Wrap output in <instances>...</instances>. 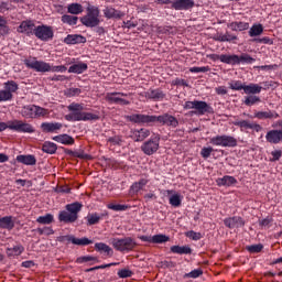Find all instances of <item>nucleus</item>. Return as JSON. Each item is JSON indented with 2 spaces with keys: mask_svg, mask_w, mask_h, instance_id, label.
<instances>
[{
  "mask_svg": "<svg viewBox=\"0 0 282 282\" xmlns=\"http://www.w3.org/2000/svg\"><path fill=\"white\" fill-rule=\"evenodd\" d=\"M183 109H194L191 111L192 116H206V113H213V107L206 101L193 100L185 101Z\"/></svg>",
  "mask_w": 282,
  "mask_h": 282,
  "instance_id": "5",
  "label": "nucleus"
},
{
  "mask_svg": "<svg viewBox=\"0 0 282 282\" xmlns=\"http://www.w3.org/2000/svg\"><path fill=\"white\" fill-rule=\"evenodd\" d=\"M257 59L248 53H241L240 55H229V65H252Z\"/></svg>",
  "mask_w": 282,
  "mask_h": 282,
  "instance_id": "14",
  "label": "nucleus"
},
{
  "mask_svg": "<svg viewBox=\"0 0 282 282\" xmlns=\"http://www.w3.org/2000/svg\"><path fill=\"white\" fill-rule=\"evenodd\" d=\"M149 135H151V130L147 128H141L131 130L130 138L131 140H133V142H144V140H147Z\"/></svg>",
  "mask_w": 282,
  "mask_h": 282,
  "instance_id": "19",
  "label": "nucleus"
},
{
  "mask_svg": "<svg viewBox=\"0 0 282 282\" xmlns=\"http://www.w3.org/2000/svg\"><path fill=\"white\" fill-rule=\"evenodd\" d=\"M95 250L97 252L104 253L106 257H113V249L105 242L95 243Z\"/></svg>",
  "mask_w": 282,
  "mask_h": 282,
  "instance_id": "32",
  "label": "nucleus"
},
{
  "mask_svg": "<svg viewBox=\"0 0 282 282\" xmlns=\"http://www.w3.org/2000/svg\"><path fill=\"white\" fill-rule=\"evenodd\" d=\"M204 274V271L202 269H194L189 273L185 274V279H199Z\"/></svg>",
  "mask_w": 282,
  "mask_h": 282,
  "instance_id": "59",
  "label": "nucleus"
},
{
  "mask_svg": "<svg viewBox=\"0 0 282 282\" xmlns=\"http://www.w3.org/2000/svg\"><path fill=\"white\" fill-rule=\"evenodd\" d=\"M214 41H218V43H237V41H239V37L235 34L226 32L225 34H217L214 37Z\"/></svg>",
  "mask_w": 282,
  "mask_h": 282,
  "instance_id": "30",
  "label": "nucleus"
},
{
  "mask_svg": "<svg viewBox=\"0 0 282 282\" xmlns=\"http://www.w3.org/2000/svg\"><path fill=\"white\" fill-rule=\"evenodd\" d=\"M62 23H66L67 25H77L78 17L64 14L62 15Z\"/></svg>",
  "mask_w": 282,
  "mask_h": 282,
  "instance_id": "51",
  "label": "nucleus"
},
{
  "mask_svg": "<svg viewBox=\"0 0 282 282\" xmlns=\"http://www.w3.org/2000/svg\"><path fill=\"white\" fill-rule=\"evenodd\" d=\"M265 140L270 144L281 143L282 142V129L268 131L265 134Z\"/></svg>",
  "mask_w": 282,
  "mask_h": 282,
  "instance_id": "24",
  "label": "nucleus"
},
{
  "mask_svg": "<svg viewBox=\"0 0 282 282\" xmlns=\"http://www.w3.org/2000/svg\"><path fill=\"white\" fill-rule=\"evenodd\" d=\"M0 228L3 230H12L14 228V221L12 216H4L0 218Z\"/></svg>",
  "mask_w": 282,
  "mask_h": 282,
  "instance_id": "40",
  "label": "nucleus"
},
{
  "mask_svg": "<svg viewBox=\"0 0 282 282\" xmlns=\"http://www.w3.org/2000/svg\"><path fill=\"white\" fill-rule=\"evenodd\" d=\"M64 43L66 45H78L80 43H87V37L80 35V34H68L64 39Z\"/></svg>",
  "mask_w": 282,
  "mask_h": 282,
  "instance_id": "27",
  "label": "nucleus"
},
{
  "mask_svg": "<svg viewBox=\"0 0 282 282\" xmlns=\"http://www.w3.org/2000/svg\"><path fill=\"white\" fill-rule=\"evenodd\" d=\"M231 123L234 127H239L240 131H248V129H251V131L259 133V131L263 129L261 124L257 122H252L250 120H240L239 116H234V121Z\"/></svg>",
  "mask_w": 282,
  "mask_h": 282,
  "instance_id": "13",
  "label": "nucleus"
},
{
  "mask_svg": "<svg viewBox=\"0 0 282 282\" xmlns=\"http://www.w3.org/2000/svg\"><path fill=\"white\" fill-rule=\"evenodd\" d=\"M108 142L112 144V147H122V137H118V135L110 137L108 139Z\"/></svg>",
  "mask_w": 282,
  "mask_h": 282,
  "instance_id": "64",
  "label": "nucleus"
},
{
  "mask_svg": "<svg viewBox=\"0 0 282 282\" xmlns=\"http://www.w3.org/2000/svg\"><path fill=\"white\" fill-rule=\"evenodd\" d=\"M166 195H169V204L173 208H180L182 206V199H184V196L182 194L173 191V189H167Z\"/></svg>",
  "mask_w": 282,
  "mask_h": 282,
  "instance_id": "22",
  "label": "nucleus"
},
{
  "mask_svg": "<svg viewBox=\"0 0 282 282\" xmlns=\"http://www.w3.org/2000/svg\"><path fill=\"white\" fill-rule=\"evenodd\" d=\"M209 144H213V147H223L224 148V134L210 138Z\"/></svg>",
  "mask_w": 282,
  "mask_h": 282,
  "instance_id": "56",
  "label": "nucleus"
},
{
  "mask_svg": "<svg viewBox=\"0 0 282 282\" xmlns=\"http://www.w3.org/2000/svg\"><path fill=\"white\" fill-rule=\"evenodd\" d=\"M83 94V90L80 88H68L65 93L67 98H74L75 96H80Z\"/></svg>",
  "mask_w": 282,
  "mask_h": 282,
  "instance_id": "61",
  "label": "nucleus"
},
{
  "mask_svg": "<svg viewBox=\"0 0 282 282\" xmlns=\"http://www.w3.org/2000/svg\"><path fill=\"white\" fill-rule=\"evenodd\" d=\"M20 116L26 120L47 118V116H50V110L36 105H26L21 108Z\"/></svg>",
  "mask_w": 282,
  "mask_h": 282,
  "instance_id": "4",
  "label": "nucleus"
},
{
  "mask_svg": "<svg viewBox=\"0 0 282 282\" xmlns=\"http://www.w3.org/2000/svg\"><path fill=\"white\" fill-rule=\"evenodd\" d=\"M216 184L219 187H221V186L230 187V186H235L236 184H238V181H237V178H235V176L225 175L223 177L217 178Z\"/></svg>",
  "mask_w": 282,
  "mask_h": 282,
  "instance_id": "28",
  "label": "nucleus"
},
{
  "mask_svg": "<svg viewBox=\"0 0 282 282\" xmlns=\"http://www.w3.org/2000/svg\"><path fill=\"white\" fill-rule=\"evenodd\" d=\"M127 120L134 124H148V127H153L154 115L132 113L127 116Z\"/></svg>",
  "mask_w": 282,
  "mask_h": 282,
  "instance_id": "15",
  "label": "nucleus"
},
{
  "mask_svg": "<svg viewBox=\"0 0 282 282\" xmlns=\"http://www.w3.org/2000/svg\"><path fill=\"white\" fill-rule=\"evenodd\" d=\"M140 96H143L148 100H153V102H162L166 98V93L162 88H150L148 91L141 93Z\"/></svg>",
  "mask_w": 282,
  "mask_h": 282,
  "instance_id": "16",
  "label": "nucleus"
},
{
  "mask_svg": "<svg viewBox=\"0 0 282 282\" xmlns=\"http://www.w3.org/2000/svg\"><path fill=\"white\" fill-rule=\"evenodd\" d=\"M147 184H149V180L148 178H140L139 181L134 182L130 188H129V195L133 196V195H138V193L140 191H144V186H147Z\"/></svg>",
  "mask_w": 282,
  "mask_h": 282,
  "instance_id": "26",
  "label": "nucleus"
},
{
  "mask_svg": "<svg viewBox=\"0 0 282 282\" xmlns=\"http://www.w3.org/2000/svg\"><path fill=\"white\" fill-rule=\"evenodd\" d=\"M160 134L153 133L151 138L143 142L141 145V151L144 153V155H153L154 153H158L160 149Z\"/></svg>",
  "mask_w": 282,
  "mask_h": 282,
  "instance_id": "9",
  "label": "nucleus"
},
{
  "mask_svg": "<svg viewBox=\"0 0 282 282\" xmlns=\"http://www.w3.org/2000/svg\"><path fill=\"white\" fill-rule=\"evenodd\" d=\"M229 28H230V30H232V32H246V30H250V23L235 21L229 24Z\"/></svg>",
  "mask_w": 282,
  "mask_h": 282,
  "instance_id": "36",
  "label": "nucleus"
},
{
  "mask_svg": "<svg viewBox=\"0 0 282 282\" xmlns=\"http://www.w3.org/2000/svg\"><path fill=\"white\" fill-rule=\"evenodd\" d=\"M118 276L119 279H129L131 276H133V271L129 270V269H121L118 271Z\"/></svg>",
  "mask_w": 282,
  "mask_h": 282,
  "instance_id": "62",
  "label": "nucleus"
},
{
  "mask_svg": "<svg viewBox=\"0 0 282 282\" xmlns=\"http://www.w3.org/2000/svg\"><path fill=\"white\" fill-rule=\"evenodd\" d=\"M251 41H252V43H258L260 45H274V41L272 39H270L269 36L254 37Z\"/></svg>",
  "mask_w": 282,
  "mask_h": 282,
  "instance_id": "55",
  "label": "nucleus"
},
{
  "mask_svg": "<svg viewBox=\"0 0 282 282\" xmlns=\"http://www.w3.org/2000/svg\"><path fill=\"white\" fill-rule=\"evenodd\" d=\"M84 9H83V4L78 3V2H74L67 6V13L68 14H83Z\"/></svg>",
  "mask_w": 282,
  "mask_h": 282,
  "instance_id": "45",
  "label": "nucleus"
},
{
  "mask_svg": "<svg viewBox=\"0 0 282 282\" xmlns=\"http://www.w3.org/2000/svg\"><path fill=\"white\" fill-rule=\"evenodd\" d=\"M262 89L263 87L259 86V84L251 83L249 85H245V94L248 96H257V94H259Z\"/></svg>",
  "mask_w": 282,
  "mask_h": 282,
  "instance_id": "41",
  "label": "nucleus"
},
{
  "mask_svg": "<svg viewBox=\"0 0 282 282\" xmlns=\"http://www.w3.org/2000/svg\"><path fill=\"white\" fill-rule=\"evenodd\" d=\"M246 250L248 252H250L251 254H259V252H261V250H263V246L261 243L251 245V246H247Z\"/></svg>",
  "mask_w": 282,
  "mask_h": 282,
  "instance_id": "57",
  "label": "nucleus"
},
{
  "mask_svg": "<svg viewBox=\"0 0 282 282\" xmlns=\"http://www.w3.org/2000/svg\"><path fill=\"white\" fill-rule=\"evenodd\" d=\"M111 243L118 252H131L137 246L135 240L131 237L112 238Z\"/></svg>",
  "mask_w": 282,
  "mask_h": 282,
  "instance_id": "6",
  "label": "nucleus"
},
{
  "mask_svg": "<svg viewBox=\"0 0 282 282\" xmlns=\"http://www.w3.org/2000/svg\"><path fill=\"white\" fill-rule=\"evenodd\" d=\"M24 65L28 69H32L39 74H45L47 72H59L61 74H65V72H67V67L65 65L52 66V64L45 61H37L36 57L25 58Z\"/></svg>",
  "mask_w": 282,
  "mask_h": 282,
  "instance_id": "2",
  "label": "nucleus"
},
{
  "mask_svg": "<svg viewBox=\"0 0 282 282\" xmlns=\"http://www.w3.org/2000/svg\"><path fill=\"white\" fill-rule=\"evenodd\" d=\"M9 129L17 133H34L36 130L32 123H28L23 120L14 119L9 121Z\"/></svg>",
  "mask_w": 282,
  "mask_h": 282,
  "instance_id": "11",
  "label": "nucleus"
},
{
  "mask_svg": "<svg viewBox=\"0 0 282 282\" xmlns=\"http://www.w3.org/2000/svg\"><path fill=\"white\" fill-rule=\"evenodd\" d=\"M153 124H160V127H170L171 129H177L180 127V120L171 113H163L160 116L154 115Z\"/></svg>",
  "mask_w": 282,
  "mask_h": 282,
  "instance_id": "8",
  "label": "nucleus"
},
{
  "mask_svg": "<svg viewBox=\"0 0 282 282\" xmlns=\"http://www.w3.org/2000/svg\"><path fill=\"white\" fill-rule=\"evenodd\" d=\"M259 102H261V97H259L257 95H249V96L245 97V101H243V104L247 107H252L253 105H257Z\"/></svg>",
  "mask_w": 282,
  "mask_h": 282,
  "instance_id": "50",
  "label": "nucleus"
},
{
  "mask_svg": "<svg viewBox=\"0 0 282 282\" xmlns=\"http://www.w3.org/2000/svg\"><path fill=\"white\" fill-rule=\"evenodd\" d=\"M105 217V214L99 215L98 213L88 214L86 217L87 226H96V224H100V219Z\"/></svg>",
  "mask_w": 282,
  "mask_h": 282,
  "instance_id": "43",
  "label": "nucleus"
},
{
  "mask_svg": "<svg viewBox=\"0 0 282 282\" xmlns=\"http://www.w3.org/2000/svg\"><path fill=\"white\" fill-rule=\"evenodd\" d=\"M170 251L173 254H193V249L188 246H172Z\"/></svg>",
  "mask_w": 282,
  "mask_h": 282,
  "instance_id": "38",
  "label": "nucleus"
},
{
  "mask_svg": "<svg viewBox=\"0 0 282 282\" xmlns=\"http://www.w3.org/2000/svg\"><path fill=\"white\" fill-rule=\"evenodd\" d=\"M229 89H232V91H241V89L246 90V84H243L241 80H234L229 83Z\"/></svg>",
  "mask_w": 282,
  "mask_h": 282,
  "instance_id": "53",
  "label": "nucleus"
},
{
  "mask_svg": "<svg viewBox=\"0 0 282 282\" xmlns=\"http://www.w3.org/2000/svg\"><path fill=\"white\" fill-rule=\"evenodd\" d=\"M254 118H258V120H272V118H279V113L275 111H257L253 115Z\"/></svg>",
  "mask_w": 282,
  "mask_h": 282,
  "instance_id": "35",
  "label": "nucleus"
},
{
  "mask_svg": "<svg viewBox=\"0 0 282 282\" xmlns=\"http://www.w3.org/2000/svg\"><path fill=\"white\" fill-rule=\"evenodd\" d=\"M195 8V1L193 0H173L171 9L176 11L193 10Z\"/></svg>",
  "mask_w": 282,
  "mask_h": 282,
  "instance_id": "20",
  "label": "nucleus"
},
{
  "mask_svg": "<svg viewBox=\"0 0 282 282\" xmlns=\"http://www.w3.org/2000/svg\"><path fill=\"white\" fill-rule=\"evenodd\" d=\"M89 261H95L96 263H98V258L94 257V256H82L79 258L76 259V263H89Z\"/></svg>",
  "mask_w": 282,
  "mask_h": 282,
  "instance_id": "58",
  "label": "nucleus"
},
{
  "mask_svg": "<svg viewBox=\"0 0 282 282\" xmlns=\"http://www.w3.org/2000/svg\"><path fill=\"white\" fill-rule=\"evenodd\" d=\"M248 34L251 39H258L257 36H261V34H263V24L261 23L252 24V26L249 29Z\"/></svg>",
  "mask_w": 282,
  "mask_h": 282,
  "instance_id": "39",
  "label": "nucleus"
},
{
  "mask_svg": "<svg viewBox=\"0 0 282 282\" xmlns=\"http://www.w3.org/2000/svg\"><path fill=\"white\" fill-rule=\"evenodd\" d=\"M94 243V240L83 237V238H76L73 240V246H91Z\"/></svg>",
  "mask_w": 282,
  "mask_h": 282,
  "instance_id": "52",
  "label": "nucleus"
},
{
  "mask_svg": "<svg viewBox=\"0 0 282 282\" xmlns=\"http://www.w3.org/2000/svg\"><path fill=\"white\" fill-rule=\"evenodd\" d=\"M17 162L25 166H34L36 164V156L32 154H20L15 158Z\"/></svg>",
  "mask_w": 282,
  "mask_h": 282,
  "instance_id": "29",
  "label": "nucleus"
},
{
  "mask_svg": "<svg viewBox=\"0 0 282 282\" xmlns=\"http://www.w3.org/2000/svg\"><path fill=\"white\" fill-rule=\"evenodd\" d=\"M40 129L43 133H58L63 129L61 122H42Z\"/></svg>",
  "mask_w": 282,
  "mask_h": 282,
  "instance_id": "23",
  "label": "nucleus"
},
{
  "mask_svg": "<svg viewBox=\"0 0 282 282\" xmlns=\"http://www.w3.org/2000/svg\"><path fill=\"white\" fill-rule=\"evenodd\" d=\"M8 252L12 257H20V254H23V252H25V247L19 243L13 246L12 248H9Z\"/></svg>",
  "mask_w": 282,
  "mask_h": 282,
  "instance_id": "47",
  "label": "nucleus"
},
{
  "mask_svg": "<svg viewBox=\"0 0 282 282\" xmlns=\"http://www.w3.org/2000/svg\"><path fill=\"white\" fill-rule=\"evenodd\" d=\"M105 19H122L124 17V12L112 8L111 6L105 7L102 10Z\"/></svg>",
  "mask_w": 282,
  "mask_h": 282,
  "instance_id": "25",
  "label": "nucleus"
},
{
  "mask_svg": "<svg viewBox=\"0 0 282 282\" xmlns=\"http://www.w3.org/2000/svg\"><path fill=\"white\" fill-rule=\"evenodd\" d=\"M224 225L229 230H234V228H243L246 226V220L241 218V216H234L224 219Z\"/></svg>",
  "mask_w": 282,
  "mask_h": 282,
  "instance_id": "18",
  "label": "nucleus"
},
{
  "mask_svg": "<svg viewBox=\"0 0 282 282\" xmlns=\"http://www.w3.org/2000/svg\"><path fill=\"white\" fill-rule=\"evenodd\" d=\"M57 150H58V147L56 145V143L52 141H45L42 144L43 153H48V155H54V153H56Z\"/></svg>",
  "mask_w": 282,
  "mask_h": 282,
  "instance_id": "42",
  "label": "nucleus"
},
{
  "mask_svg": "<svg viewBox=\"0 0 282 282\" xmlns=\"http://www.w3.org/2000/svg\"><path fill=\"white\" fill-rule=\"evenodd\" d=\"M58 221L63 224H74V221H77V218H75L70 212L62 210L58 214Z\"/></svg>",
  "mask_w": 282,
  "mask_h": 282,
  "instance_id": "37",
  "label": "nucleus"
},
{
  "mask_svg": "<svg viewBox=\"0 0 282 282\" xmlns=\"http://www.w3.org/2000/svg\"><path fill=\"white\" fill-rule=\"evenodd\" d=\"M69 111L64 118L67 122H91L100 120V115L85 111V104L72 102L67 106Z\"/></svg>",
  "mask_w": 282,
  "mask_h": 282,
  "instance_id": "1",
  "label": "nucleus"
},
{
  "mask_svg": "<svg viewBox=\"0 0 282 282\" xmlns=\"http://www.w3.org/2000/svg\"><path fill=\"white\" fill-rule=\"evenodd\" d=\"M37 224H42L44 226H47L50 224H54V215L52 214H46L44 216H40L36 218Z\"/></svg>",
  "mask_w": 282,
  "mask_h": 282,
  "instance_id": "49",
  "label": "nucleus"
},
{
  "mask_svg": "<svg viewBox=\"0 0 282 282\" xmlns=\"http://www.w3.org/2000/svg\"><path fill=\"white\" fill-rule=\"evenodd\" d=\"M33 36H36L39 41L47 43L54 39V29L47 24L37 25L35 26Z\"/></svg>",
  "mask_w": 282,
  "mask_h": 282,
  "instance_id": "10",
  "label": "nucleus"
},
{
  "mask_svg": "<svg viewBox=\"0 0 282 282\" xmlns=\"http://www.w3.org/2000/svg\"><path fill=\"white\" fill-rule=\"evenodd\" d=\"M19 91V84L14 80H8L3 84V89L0 90V102H10L14 98L13 94Z\"/></svg>",
  "mask_w": 282,
  "mask_h": 282,
  "instance_id": "7",
  "label": "nucleus"
},
{
  "mask_svg": "<svg viewBox=\"0 0 282 282\" xmlns=\"http://www.w3.org/2000/svg\"><path fill=\"white\" fill-rule=\"evenodd\" d=\"M82 25L85 28H98L100 25V8L88 4L86 8V14L79 18Z\"/></svg>",
  "mask_w": 282,
  "mask_h": 282,
  "instance_id": "3",
  "label": "nucleus"
},
{
  "mask_svg": "<svg viewBox=\"0 0 282 282\" xmlns=\"http://www.w3.org/2000/svg\"><path fill=\"white\" fill-rule=\"evenodd\" d=\"M139 239L141 241H145L147 243H166V241H171V238L164 234L154 236H141Z\"/></svg>",
  "mask_w": 282,
  "mask_h": 282,
  "instance_id": "21",
  "label": "nucleus"
},
{
  "mask_svg": "<svg viewBox=\"0 0 282 282\" xmlns=\"http://www.w3.org/2000/svg\"><path fill=\"white\" fill-rule=\"evenodd\" d=\"M89 66H87V63L85 62H79L77 64H73L68 68V74H85Z\"/></svg>",
  "mask_w": 282,
  "mask_h": 282,
  "instance_id": "33",
  "label": "nucleus"
},
{
  "mask_svg": "<svg viewBox=\"0 0 282 282\" xmlns=\"http://www.w3.org/2000/svg\"><path fill=\"white\" fill-rule=\"evenodd\" d=\"M185 237H187L188 239H192L193 241H199V239H202V232H196L194 230H189L187 232H185Z\"/></svg>",
  "mask_w": 282,
  "mask_h": 282,
  "instance_id": "60",
  "label": "nucleus"
},
{
  "mask_svg": "<svg viewBox=\"0 0 282 282\" xmlns=\"http://www.w3.org/2000/svg\"><path fill=\"white\" fill-rule=\"evenodd\" d=\"M36 30V24L32 20H24L20 23L17 29L19 34H25L26 36H34V32Z\"/></svg>",
  "mask_w": 282,
  "mask_h": 282,
  "instance_id": "17",
  "label": "nucleus"
},
{
  "mask_svg": "<svg viewBox=\"0 0 282 282\" xmlns=\"http://www.w3.org/2000/svg\"><path fill=\"white\" fill-rule=\"evenodd\" d=\"M66 210L73 215L75 219H78V214L83 210V205L79 202L67 204L65 206Z\"/></svg>",
  "mask_w": 282,
  "mask_h": 282,
  "instance_id": "34",
  "label": "nucleus"
},
{
  "mask_svg": "<svg viewBox=\"0 0 282 282\" xmlns=\"http://www.w3.org/2000/svg\"><path fill=\"white\" fill-rule=\"evenodd\" d=\"M107 208H109V210H115V213H122L124 210H129L128 205H120V204H113V203L108 204Z\"/></svg>",
  "mask_w": 282,
  "mask_h": 282,
  "instance_id": "54",
  "label": "nucleus"
},
{
  "mask_svg": "<svg viewBox=\"0 0 282 282\" xmlns=\"http://www.w3.org/2000/svg\"><path fill=\"white\" fill-rule=\"evenodd\" d=\"M237 147V139L232 135L223 134V148L235 149Z\"/></svg>",
  "mask_w": 282,
  "mask_h": 282,
  "instance_id": "44",
  "label": "nucleus"
},
{
  "mask_svg": "<svg viewBox=\"0 0 282 282\" xmlns=\"http://www.w3.org/2000/svg\"><path fill=\"white\" fill-rule=\"evenodd\" d=\"M127 96H129L127 93H107L105 99L109 105H120L121 107H126L131 105V101L124 99Z\"/></svg>",
  "mask_w": 282,
  "mask_h": 282,
  "instance_id": "12",
  "label": "nucleus"
},
{
  "mask_svg": "<svg viewBox=\"0 0 282 282\" xmlns=\"http://www.w3.org/2000/svg\"><path fill=\"white\" fill-rule=\"evenodd\" d=\"M207 58H209L210 61H220V63H225V65H229V58H230V55L228 54H221V55H218V54H209L207 55Z\"/></svg>",
  "mask_w": 282,
  "mask_h": 282,
  "instance_id": "46",
  "label": "nucleus"
},
{
  "mask_svg": "<svg viewBox=\"0 0 282 282\" xmlns=\"http://www.w3.org/2000/svg\"><path fill=\"white\" fill-rule=\"evenodd\" d=\"M7 34H10V26H8V20H6L3 15H0V36H6Z\"/></svg>",
  "mask_w": 282,
  "mask_h": 282,
  "instance_id": "48",
  "label": "nucleus"
},
{
  "mask_svg": "<svg viewBox=\"0 0 282 282\" xmlns=\"http://www.w3.org/2000/svg\"><path fill=\"white\" fill-rule=\"evenodd\" d=\"M213 151H215V149H213V147H204L200 150V155L202 158H204V160H208V158H210V154L213 153Z\"/></svg>",
  "mask_w": 282,
  "mask_h": 282,
  "instance_id": "63",
  "label": "nucleus"
},
{
  "mask_svg": "<svg viewBox=\"0 0 282 282\" xmlns=\"http://www.w3.org/2000/svg\"><path fill=\"white\" fill-rule=\"evenodd\" d=\"M54 142H58L59 144H65L66 147H72L75 144L76 140L69 134H59L53 137Z\"/></svg>",
  "mask_w": 282,
  "mask_h": 282,
  "instance_id": "31",
  "label": "nucleus"
}]
</instances>
